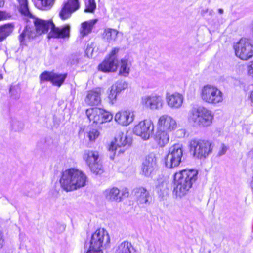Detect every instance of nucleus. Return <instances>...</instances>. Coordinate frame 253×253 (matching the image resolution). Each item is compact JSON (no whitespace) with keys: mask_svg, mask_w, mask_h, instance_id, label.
<instances>
[{"mask_svg":"<svg viewBox=\"0 0 253 253\" xmlns=\"http://www.w3.org/2000/svg\"><path fill=\"white\" fill-rule=\"evenodd\" d=\"M18 9L22 15L25 17L27 21L23 31L19 36V41L25 44L31 39L34 38L37 34L47 33L51 29L48 35L49 39L69 38L70 27L66 25L61 28L56 27L51 20H44L35 17L30 12L27 0H17Z\"/></svg>","mask_w":253,"mask_h":253,"instance_id":"nucleus-1","label":"nucleus"},{"mask_svg":"<svg viewBox=\"0 0 253 253\" xmlns=\"http://www.w3.org/2000/svg\"><path fill=\"white\" fill-rule=\"evenodd\" d=\"M198 171L195 169H184L176 172L174 176L173 194L176 197L185 196L191 188L198 178Z\"/></svg>","mask_w":253,"mask_h":253,"instance_id":"nucleus-2","label":"nucleus"},{"mask_svg":"<svg viewBox=\"0 0 253 253\" xmlns=\"http://www.w3.org/2000/svg\"><path fill=\"white\" fill-rule=\"evenodd\" d=\"M87 177L82 171L70 168L63 171L60 179L61 188L66 192L72 191L86 185Z\"/></svg>","mask_w":253,"mask_h":253,"instance_id":"nucleus-3","label":"nucleus"},{"mask_svg":"<svg viewBox=\"0 0 253 253\" xmlns=\"http://www.w3.org/2000/svg\"><path fill=\"white\" fill-rule=\"evenodd\" d=\"M211 112L203 107L194 108L191 111L190 120L196 126L205 127L212 123Z\"/></svg>","mask_w":253,"mask_h":253,"instance_id":"nucleus-4","label":"nucleus"},{"mask_svg":"<svg viewBox=\"0 0 253 253\" xmlns=\"http://www.w3.org/2000/svg\"><path fill=\"white\" fill-rule=\"evenodd\" d=\"M189 146L193 156L201 159L206 158L212 151L211 143L204 140L192 139Z\"/></svg>","mask_w":253,"mask_h":253,"instance_id":"nucleus-5","label":"nucleus"},{"mask_svg":"<svg viewBox=\"0 0 253 253\" xmlns=\"http://www.w3.org/2000/svg\"><path fill=\"white\" fill-rule=\"evenodd\" d=\"M130 140L126 135L119 132L115 138L114 142H112L109 145L108 150L110 153V158L113 160L116 155L123 154L130 145Z\"/></svg>","mask_w":253,"mask_h":253,"instance_id":"nucleus-6","label":"nucleus"},{"mask_svg":"<svg viewBox=\"0 0 253 253\" xmlns=\"http://www.w3.org/2000/svg\"><path fill=\"white\" fill-rule=\"evenodd\" d=\"M183 149L180 144H175L169 148V153L165 158V165L168 168L178 167L182 161Z\"/></svg>","mask_w":253,"mask_h":253,"instance_id":"nucleus-7","label":"nucleus"},{"mask_svg":"<svg viewBox=\"0 0 253 253\" xmlns=\"http://www.w3.org/2000/svg\"><path fill=\"white\" fill-rule=\"evenodd\" d=\"M110 242V239L107 231L103 228H100L92 235L89 247L103 251L108 246Z\"/></svg>","mask_w":253,"mask_h":253,"instance_id":"nucleus-8","label":"nucleus"},{"mask_svg":"<svg viewBox=\"0 0 253 253\" xmlns=\"http://www.w3.org/2000/svg\"><path fill=\"white\" fill-rule=\"evenodd\" d=\"M236 56L247 60L253 56V42L246 38H242L234 45Z\"/></svg>","mask_w":253,"mask_h":253,"instance_id":"nucleus-9","label":"nucleus"},{"mask_svg":"<svg viewBox=\"0 0 253 253\" xmlns=\"http://www.w3.org/2000/svg\"><path fill=\"white\" fill-rule=\"evenodd\" d=\"M201 96L204 101L211 104H216L223 100L222 92L217 87L209 85L203 87Z\"/></svg>","mask_w":253,"mask_h":253,"instance_id":"nucleus-10","label":"nucleus"},{"mask_svg":"<svg viewBox=\"0 0 253 253\" xmlns=\"http://www.w3.org/2000/svg\"><path fill=\"white\" fill-rule=\"evenodd\" d=\"M83 158L89 168L91 172L96 174L103 172L102 165L99 159V153L96 151L86 150L84 151Z\"/></svg>","mask_w":253,"mask_h":253,"instance_id":"nucleus-11","label":"nucleus"},{"mask_svg":"<svg viewBox=\"0 0 253 253\" xmlns=\"http://www.w3.org/2000/svg\"><path fill=\"white\" fill-rule=\"evenodd\" d=\"M86 114L90 120L94 123L102 124L110 122L113 115L104 109L99 108H91L86 110Z\"/></svg>","mask_w":253,"mask_h":253,"instance_id":"nucleus-12","label":"nucleus"},{"mask_svg":"<svg viewBox=\"0 0 253 253\" xmlns=\"http://www.w3.org/2000/svg\"><path fill=\"white\" fill-rule=\"evenodd\" d=\"M120 49L114 48L107 57L99 66V69L104 72H114L118 67L117 54Z\"/></svg>","mask_w":253,"mask_h":253,"instance_id":"nucleus-13","label":"nucleus"},{"mask_svg":"<svg viewBox=\"0 0 253 253\" xmlns=\"http://www.w3.org/2000/svg\"><path fill=\"white\" fill-rule=\"evenodd\" d=\"M154 126L150 120H145L139 122L133 128L134 133L144 140H147L152 134Z\"/></svg>","mask_w":253,"mask_h":253,"instance_id":"nucleus-14","label":"nucleus"},{"mask_svg":"<svg viewBox=\"0 0 253 253\" xmlns=\"http://www.w3.org/2000/svg\"><path fill=\"white\" fill-rule=\"evenodd\" d=\"M141 103L146 108L158 110L162 108L163 99L161 96L152 94L143 96L141 98Z\"/></svg>","mask_w":253,"mask_h":253,"instance_id":"nucleus-15","label":"nucleus"},{"mask_svg":"<svg viewBox=\"0 0 253 253\" xmlns=\"http://www.w3.org/2000/svg\"><path fill=\"white\" fill-rule=\"evenodd\" d=\"M157 162L155 154L148 155L142 165V174L145 176H150L154 174L157 169Z\"/></svg>","mask_w":253,"mask_h":253,"instance_id":"nucleus-16","label":"nucleus"},{"mask_svg":"<svg viewBox=\"0 0 253 253\" xmlns=\"http://www.w3.org/2000/svg\"><path fill=\"white\" fill-rule=\"evenodd\" d=\"M80 8L79 0H68L63 4L59 16L62 20H65L71 16L72 13L78 10Z\"/></svg>","mask_w":253,"mask_h":253,"instance_id":"nucleus-17","label":"nucleus"},{"mask_svg":"<svg viewBox=\"0 0 253 253\" xmlns=\"http://www.w3.org/2000/svg\"><path fill=\"white\" fill-rule=\"evenodd\" d=\"M159 128L170 132L177 127L176 121L170 116L164 115L161 116L158 121Z\"/></svg>","mask_w":253,"mask_h":253,"instance_id":"nucleus-18","label":"nucleus"},{"mask_svg":"<svg viewBox=\"0 0 253 253\" xmlns=\"http://www.w3.org/2000/svg\"><path fill=\"white\" fill-rule=\"evenodd\" d=\"M101 91L100 88L88 91L85 99V102L91 106L99 105L101 102Z\"/></svg>","mask_w":253,"mask_h":253,"instance_id":"nucleus-19","label":"nucleus"},{"mask_svg":"<svg viewBox=\"0 0 253 253\" xmlns=\"http://www.w3.org/2000/svg\"><path fill=\"white\" fill-rule=\"evenodd\" d=\"M115 120L122 126H127L133 121V114L128 111H120L116 113Z\"/></svg>","mask_w":253,"mask_h":253,"instance_id":"nucleus-20","label":"nucleus"},{"mask_svg":"<svg viewBox=\"0 0 253 253\" xmlns=\"http://www.w3.org/2000/svg\"><path fill=\"white\" fill-rule=\"evenodd\" d=\"M166 99L170 107L178 108L182 106L184 97L182 94L175 92L171 94H167Z\"/></svg>","mask_w":253,"mask_h":253,"instance_id":"nucleus-21","label":"nucleus"},{"mask_svg":"<svg viewBox=\"0 0 253 253\" xmlns=\"http://www.w3.org/2000/svg\"><path fill=\"white\" fill-rule=\"evenodd\" d=\"M137 202L139 204H147L149 203L151 199L149 192L142 187H138L134 190Z\"/></svg>","mask_w":253,"mask_h":253,"instance_id":"nucleus-22","label":"nucleus"},{"mask_svg":"<svg viewBox=\"0 0 253 253\" xmlns=\"http://www.w3.org/2000/svg\"><path fill=\"white\" fill-rule=\"evenodd\" d=\"M105 198L109 201H120L123 194L117 187H112L106 189L104 192Z\"/></svg>","mask_w":253,"mask_h":253,"instance_id":"nucleus-23","label":"nucleus"},{"mask_svg":"<svg viewBox=\"0 0 253 253\" xmlns=\"http://www.w3.org/2000/svg\"><path fill=\"white\" fill-rule=\"evenodd\" d=\"M169 132L160 128L157 131L155 135V140L161 147H164L169 141Z\"/></svg>","mask_w":253,"mask_h":253,"instance_id":"nucleus-24","label":"nucleus"},{"mask_svg":"<svg viewBox=\"0 0 253 253\" xmlns=\"http://www.w3.org/2000/svg\"><path fill=\"white\" fill-rule=\"evenodd\" d=\"M97 21V19H92L83 22L80 29L81 35L84 37L90 34Z\"/></svg>","mask_w":253,"mask_h":253,"instance_id":"nucleus-25","label":"nucleus"},{"mask_svg":"<svg viewBox=\"0 0 253 253\" xmlns=\"http://www.w3.org/2000/svg\"><path fill=\"white\" fill-rule=\"evenodd\" d=\"M131 66V61L126 56L118 61V66H120L119 74L124 76H127Z\"/></svg>","mask_w":253,"mask_h":253,"instance_id":"nucleus-26","label":"nucleus"},{"mask_svg":"<svg viewBox=\"0 0 253 253\" xmlns=\"http://www.w3.org/2000/svg\"><path fill=\"white\" fill-rule=\"evenodd\" d=\"M14 29L13 23H8L0 26V42L10 36Z\"/></svg>","mask_w":253,"mask_h":253,"instance_id":"nucleus-27","label":"nucleus"},{"mask_svg":"<svg viewBox=\"0 0 253 253\" xmlns=\"http://www.w3.org/2000/svg\"><path fill=\"white\" fill-rule=\"evenodd\" d=\"M118 31L114 29L105 28L102 34L103 39L108 42H114L117 39Z\"/></svg>","mask_w":253,"mask_h":253,"instance_id":"nucleus-28","label":"nucleus"},{"mask_svg":"<svg viewBox=\"0 0 253 253\" xmlns=\"http://www.w3.org/2000/svg\"><path fill=\"white\" fill-rule=\"evenodd\" d=\"M115 253H134V249L130 243L123 242L118 246Z\"/></svg>","mask_w":253,"mask_h":253,"instance_id":"nucleus-29","label":"nucleus"},{"mask_svg":"<svg viewBox=\"0 0 253 253\" xmlns=\"http://www.w3.org/2000/svg\"><path fill=\"white\" fill-rule=\"evenodd\" d=\"M66 77V74H57L54 72L51 83L53 85L60 87L64 83Z\"/></svg>","mask_w":253,"mask_h":253,"instance_id":"nucleus-30","label":"nucleus"},{"mask_svg":"<svg viewBox=\"0 0 253 253\" xmlns=\"http://www.w3.org/2000/svg\"><path fill=\"white\" fill-rule=\"evenodd\" d=\"M128 86L127 83L123 81H118L112 87L119 94Z\"/></svg>","mask_w":253,"mask_h":253,"instance_id":"nucleus-31","label":"nucleus"},{"mask_svg":"<svg viewBox=\"0 0 253 253\" xmlns=\"http://www.w3.org/2000/svg\"><path fill=\"white\" fill-rule=\"evenodd\" d=\"M85 8L84 12L93 13L96 8V4L95 0H87L85 2Z\"/></svg>","mask_w":253,"mask_h":253,"instance_id":"nucleus-32","label":"nucleus"},{"mask_svg":"<svg viewBox=\"0 0 253 253\" xmlns=\"http://www.w3.org/2000/svg\"><path fill=\"white\" fill-rule=\"evenodd\" d=\"M53 73V72H49L47 71L42 73L40 76L41 82L50 81L51 82Z\"/></svg>","mask_w":253,"mask_h":253,"instance_id":"nucleus-33","label":"nucleus"},{"mask_svg":"<svg viewBox=\"0 0 253 253\" xmlns=\"http://www.w3.org/2000/svg\"><path fill=\"white\" fill-rule=\"evenodd\" d=\"M119 93L112 87H111L110 93L108 95V99L110 103L112 104H114L116 101L117 96Z\"/></svg>","mask_w":253,"mask_h":253,"instance_id":"nucleus-34","label":"nucleus"},{"mask_svg":"<svg viewBox=\"0 0 253 253\" xmlns=\"http://www.w3.org/2000/svg\"><path fill=\"white\" fill-rule=\"evenodd\" d=\"M81 54L79 53L73 54L69 57V62L71 65H75L79 62Z\"/></svg>","mask_w":253,"mask_h":253,"instance_id":"nucleus-35","label":"nucleus"},{"mask_svg":"<svg viewBox=\"0 0 253 253\" xmlns=\"http://www.w3.org/2000/svg\"><path fill=\"white\" fill-rule=\"evenodd\" d=\"M99 135V131L95 129H92L89 131L87 134V137H88L90 141H94Z\"/></svg>","mask_w":253,"mask_h":253,"instance_id":"nucleus-36","label":"nucleus"},{"mask_svg":"<svg viewBox=\"0 0 253 253\" xmlns=\"http://www.w3.org/2000/svg\"><path fill=\"white\" fill-rule=\"evenodd\" d=\"M93 52V48L92 47V43H91L90 45L88 44L85 51L86 55L88 57H90V56H92Z\"/></svg>","mask_w":253,"mask_h":253,"instance_id":"nucleus-37","label":"nucleus"},{"mask_svg":"<svg viewBox=\"0 0 253 253\" xmlns=\"http://www.w3.org/2000/svg\"><path fill=\"white\" fill-rule=\"evenodd\" d=\"M13 128L15 131H20L23 128V124L19 122H14L13 124Z\"/></svg>","mask_w":253,"mask_h":253,"instance_id":"nucleus-38","label":"nucleus"},{"mask_svg":"<svg viewBox=\"0 0 253 253\" xmlns=\"http://www.w3.org/2000/svg\"><path fill=\"white\" fill-rule=\"evenodd\" d=\"M10 93L11 94V96L14 99H18L19 97V93L17 91V89H15V87H11L10 89Z\"/></svg>","mask_w":253,"mask_h":253,"instance_id":"nucleus-39","label":"nucleus"},{"mask_svg":"<svg viewBox=\"0 0 253 253\" xmlns=\"http://www.w3.org/2000/svg\"><path fill=\"white\" fill-rule=\"evenodd\" d=\"M10 17V14L4 11H0V21L6 19Z\"/></svg>","mask_w":253,"mask_h":253,"instance_id":"nucleus-40","label":"nucleus"},{"mask_svg":"<svg viewBox=\"0 0 253 253\" xmlns=\"http://www.w3.org/2000/svg\"><path fill=\"white\" fill-rule=\"evenodd\" d=\"M227 149L228 148L224 144H222L221 146V148L218 152V155L222 156L225 154Z\"/></svg>","mask_w":253,"mask_h":253,"instance_id":"nucleus-41","label":"nucleus"},{"mask_svg":"<svg viewBox=\"0 0 253 253\" xmlns=\"http://www.w3.org/2000/svg\"><path fill=\"white\" fill-rule=\"evenodd\" d=\"M86 253H103V251H101L100 250H98L96 249H91L89 248Z\"/></svg>","mask_w":253,"mask_h":253,"instance_id":"nucleus-42","label":"nucleus"},{"mask_svg":"<svg viewBox=\"0 0 253 253\" xmlns=\"http://www.w3.org/2000/svg\"><path fill=\"white\" fill-rule=\"evenodd\" d=\"M250 126L247 125H245L243 126V129L245 130L247 133H252V132L250 131Z\"/></svg>","mask_w":253,"mask_h":253,"instance_id":"nucleus-43","label":"nucleus"},{"mask_svg":"<svg viewBox=\"0 0 253 253\" xmlns=\"http://www.w3.org/2000/svg\"><path fill=\"white\" fill-rule=\"evenodd\" d=\"M249 74L253 77V62L252 63L250 68L248 70Z\"/></svg>","mask_w":253,"mask_h":253,"instance_id":"nucleus-44","label":"nucleus"},{"mask_svg":"<svg viewBox=\"0 0 253 253\" xmlns=\"http://www.w3.org/2000/svg\"><path fill=\"white\" fill-rule=\"evenodd\" d=\"M123 11V13L121 14V16H123L122 17H121V19H124L125 17H126L127 16V11L126 10H125L124 9H122Z\"/></svg>","mask_w":253,"mask_h":253,"instance_id":"nucleus-45","label":"nucleus"},{"mask_svg":"<svg viewBox=\"0 0 253 253\" xmlns=\"http://www.w3.org/2000/svg\"><path fill=\"white\" fill-rule=\"evenodd\" d=\"M3 241L4 240L3 239L2 236L0 234V248L2 247Z\"/></svg>","mask_w":253,"mask_h":253,"instance_id":"nucleus-46","label":"nucleus"},{"mask_svg":"<svg viewBox=\"0 0 253 253\" xmlns=\"http://www.w3.org/2000/svg\"><path fill=\"white\" fill-rule=\"evenodd\" d=\"M250 186L253 191V176L252 177L251 180L250 182Z\"/></svg>","mask_w":253,"mask_h":253,"instance_id":"nucleus-47","label":"nucleus"},{"mask_svg":"<svg viewBox=\"0 0 253 253\" xmlns=\"http://www.w3.org/2000/svg\"><path fill=\"white\" fill-rule=\"evenodd\" d=\"M250 99L251 102L253 103V90L251 91L250 93Z\"/></svg>","mask_w":253,"mask_h":253,"instance_id":"nucleus-48","label":"nucleus"},{"mask_svg":"<svg viewBox=\"0 0 253 253\" xmlns=\"http://www.w3.org/2000/svg\"><path fill=\"white\" fill-rule=\"evenodd\" d=\"M4 0H0V7L3 6L4 4Z\"/></svg>","mask_w":253,"mask_h":253,"instance_id":"nucleus-49","label":"nucleus"},{"mask_svg":"<svg viewBox=\"0 0 253 253\" xmlns=\"http://www.w3.org/2000/svg\"><path fill=\"white\" fill-rule=\"evenodd\" d=\"M218 12L220 14H222L223 13V9L221 8H219L218 9Z\"/></svg>","mask_w":253,"mask_h":253,"instance_id":"nucleus-50","label":"nucleus"},{"mask_svg":"<svg viewBox=\"0 0 253 253\" xmlns=\"http://www.w3.org/2000/svg\"><path fill=\"white\" fill-rule=\"evenodd\" d=\"M252 35L253 37V21L252 22Z\"/></svg>","mask_w":253,"mask_h":253,"instance_id":"nucleus-51","label":"nucleus"},{"mask_svg":"<svg viewBox=\"0 0 253 253\" xmlns=\"http://www.w3.org/2000/svg\"><path fill=\"white\" fill-rule=\"evenodd\" d=\"M3 79V76H2V75L1 74H0V80H1V79Z\"/></svg>","mask_w":253,"mask_h":253,"instance_id":"nucleus-52","label":"nucleus"},{"mask_svg":"<svg viewBox=\"0 0 253 253\" xmlns=\"http://www.w3.org/2000/svg\"><path fill=\"white\" fill-rule=\"evenodd\" d=\"M126 194V196H128V192L124 194V195H125Z\"/></svg>","mask_w":253,"mask_h":253,"instance_id":"nucleus-53","label":"nucleus"}]
</instances>
